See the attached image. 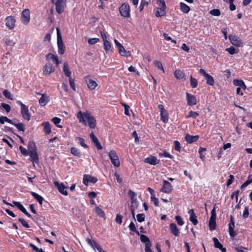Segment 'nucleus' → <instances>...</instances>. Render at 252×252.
<instances>
[{
  "label": "nucleus",
  "instance_id": "nucleus-7",
  "mask_svg": "<svg viewBox=\"0 0 252 252\" xmlns=\"http://www.w3.org/2000/svg\"><path fill=\"white\" fill-rule=\"evenodd\" d=\"M86 241L94 251H97L99 252L103 251L101 246L95 240L87 237L86 238Z\"/></svg>",
  "mask_w": 252,
  "mask_h": 252
},
{
  "label": "nucleus",
  "instance_id": "nucleus-1",
  "mask_svg": "<svg viewBox=\"0 0 252 252\" xmlns=\"http://www.w3.org/2000/svg\"><path fill=\"white\" fill-rule=\"evenodd\" d=\"M76 117L80 123L84 126L88 125L92 129L95 127L96 122L95 118L88 111L83 112L79 111L76 114Z\"/></svg>",
  "mask_w": 252,
  "mask_h": 252
},
{
  "label": "nucleus",
  "instance_id": "nucleus-17",
  "mask_svg": "<svg viewBox=\"0 0 252 252\" xmlns=\"http://www.w3.org/2000/svg\"><path fill=\"white\" fill-rule=\"evenodd\" d=\"M229 39L231 44H232L234 46L240 47L242 45V42H241V41L239 39V38L238 37H237L235 35H229Z\"/></svg>",
  "mask_w": 252,
  "mask_h": 252
},
{
  "label": "nucleus",
  "instance_id": "nucleus-35",
  "mask_svg": "<svg viewBox=\"0 0 252 252\" xmlns=\"http://www.w3.org/2000/svg\"><path fill=\"white\" fill-rule=\"evenodd\" d=\"M213 239L216 248L220 249L222 252L226 251L225 249L223 248L222 245L219 242L217 238L214 237Z\"/></svg>",
  "mask_w": 252,
  "mask_h": 252
},
{
  "label": "nucleus",
  "instance_id": "nucleus-16",
  "mask_svg": "<svg viewBox=\"0 0 252 252\" xmlns=\"http://www.w3.org/2000/svg\"><path fill=\"white\" fill-rule=\"evenodd\" d=\"M5 21V25L9 30H11L14 28L16 20L14 17L8 16L6 18Z\"/></svg>",
  "mask_w": 252,
  "mask_h": 252
},
{
  "label": "nucleus",
  "instance_id": "nucleus-2",
  "mask_svg": "<svg viewBox=\"0 0 252 252\" xmlns=\"http://www.w3.org/2000/svg\"><path fill=\"white\" fill-rule=\"evenodd\" d=\"M28 150L29 151L28 155L30 156V159L32 162L34 166V163H37L39 162V157L34 142H30L29 143Z\"/></svg>",
  "mask_w": 252,
  "mask_h": 252
},
{
  "label": "nucleus",
  "instance_id": "nucleus-3",
  "mask_svg": "<svg viewBox=\"0 0 252 252\" xmlns=\"http://www.w3.org/2000/svg\"><path fill=\"white\" fill-rule=\"evenodd\" d=\"M108 156L109 157L112 163V164L115 167H118L120 165V161L119 160V158L116 153V152L114 150H111L108 153Z\"/></svg>",
  "mask_w": 252,
  "mask_h": 252
},
{
  "label": "nucleus",
  "instance_id": "nucleus-10",
  "mask_svg": "<svg viewBox=\"0 0 252 252\" xmlns=\"http://www.w3.org/2000/svg\"><path fill=\"white\" fill-rule=\"evenodd\" d=\"M54 184L55 187L57 189L58 191L63 195L65 196L68 195V192L66 190L67 188L63 183H60L58 181H54Z\"/></svg>",
  "mask_w": 252,
  "mask_h": 252
},
{
  "label": "nucleus",
  "instance_id": "nucleus-44",
  "mask_svg": "<svg viewBox=\"0 0 252 252\" xmlns=\"http://www.w3.org/2000/svg\"><path fill=\"white\" fill-rule=\"evenodd\" d=\"M71 153L74 156L80 157L81 155L80 152L79 150L75 147H72L70 149Z\"/></svg>",
  "mask_w": 252,
  "mask_h": 252
},
{
  "label": "nucleus",
  "instance_id": "nucleus-29",
  "mask_svg": "<svg viewBox=\"0 0 252 252\" xmlns=\"http://www.w3.org/2000/svg\"><path fill=\"white\" fill-rule=\"evenodd\" d=\"M94 211L98 216L102 218L104 220H106L105 214L100 208L96 206Z\"/></svg>",
  "mask_w": 252,
  "mask_h": 252
},
{
  "label": "nucleus",
  "instance_id": "nucleus-5",
  "mask_svg": "<svg viewBox=\"0 0 252 252\" xmlns=\"http://www.w3.org/2000/svg\"><path fill=\"white\" fill-rule=\"evenodd\" d=\"M114 42L118 49L119 54L121 56L129 57L130 56V52L126 51L122 44L120 43L117 39H115L114 40Z\"/></svg>",
  "mask_w": 252,
  "mask_h": 252
},
{
  "label": "nucleus",
  "instance_id": "nucleus-34",
  "mask_svg": "<svg viewBox=\"0 0 252 252\" xmlns=\"http://www.w3.org/2000/svg\"><path fill=\"white\" fill-rule=\"evenodd\" d=\"M175 77L179 80L183 79L185 77L184 72L180 69L176 70L174 72Z\"/></svg>",
  "mask_w": 252,
  "mask_h": 252
},
{
  "label": "nucleus",
  "instance_id": "nucleus-58",
  "mask_svg": "<svg viewBox=\"0 0 252 252\" xmlns=\"http://www.w3.org/2000/svg\"><path fill=\"white\" fill-rule=\"evenodd\" d=\"M174 143L175 150L180 152L181 148L180 142L178 141H175Z\"/></svg>",
  "mask_w": 252,
  "mask_h": 252
},
{
  "label": "nucleus",
  "instance_id": "nucleus-56",
  "mask_svg": "<svg viewBox=\"0 0 252 252\" xmlns=\"http://www.w3.org/2000/svg\"><path fill=\"white\" fill-rule=\"evenodd\" d=\"M175 220H176L177 223L179 225L182 226L184 224V221L180 216H176L175 217Z\"/></svg>",
  "mask_w": 252,
  "mask_h": 252
},
{
  "label": "nucleus",
  "instance_id": "nucleus-21",
  "mask_svg": "<svg viewBox=\"0 0 252 252\" xmlns=\"http://www.w3.org/2000/svg\"><path fill=\"white\" fill-rule=\"evenodd\" d=\"M144 161L145 162L149 163L151 165H156L159 163V160H158L156 157L150 156L145 158Z\"/></svg>",
  "mask_w": 252,
  "mask_h": 252
},
{
  "label": "nucleus",
  "instance_id": "nucleus-46",
  "mask_svg": "<svg viewBox=\"0 0 252 252\" xmlns=\"http://www.w3.org/2000/svg\"><path fill=\"white\" fill-rule=\"evenodd\" d=\"M52 121L53 123L58 127L62 128V126L61 125H58V124L61 122V119L58 117H54L52 119Z\"/></svg>",
  "mask_w": 252,
  "mask_h": 252
},
{
  "label": "nucleus",
  "instance_id": "nucleus-14",
  "mask_svg": "<svg viewBox=\"0 0 252 252\" xmlns=\"http://www.w3.org/2000/svg\"><path fill=\"white\" fill-rule=\"evenodd\" d=\"M162 182L163 186L160 189V191L168 194L171 193L173 190V187L171 184L165 180H163Z\"/></svg>",
  "mask_w": 252,
  "mask_h": 252
},
{
  "label": "nucleus",
  "instance_id": "nucleus-61",
  "mask_svg": "<svg viewBox=\"0 0 252 252\" xmlns=\"http://www.w3.org/2000/svg\"><path fill=\"white\" fill-rule=\"evenodd\" d=\"M19 149L20 152L24 156H27L28 155L29 151L28 152V150L25 148L23 147L22 146H20L19 147Z\"/></svg>",
  "mask_w": 252,
  "mask_h": 252
},
{
  "label": "nucleus",
  "instance_id": "nucleus-60",
  "mask_svg": "<svg viewBox=\"0 0 252 252\" xmlns=\"http://www.w3.org/2000/svg\"><path fill=\"white\" fill-rule=\"evenodd\" d=\"M189 220L194 225H196L198 223V220L196 219V216L195 215L193 216L189 217Z\"/></svg>",
  "mask_w": 252,
  "mask_h": 252
},
{
  "label": "nucleus",
  "instance_id": "nucleus-6",
  "mask_svg": "<svg viewBox=\"0 0 252 252\" xmlns=\"http://www.w3.org/2000/svg\"><path fill=\"white\" fill-rule=\"evenodd\" d=\"M84 78L85 80V83L87 85L88 88L90 90H94L98 86V84L97 83V82L94 80H93L90 76L87 75L84 77Z\"/></svg>",
  "mask_w": 252,
  "mask_h": 252
},
{
  "label": "nucleus",
  "instance_id": "nucleus-50",
  "mask_svg": "<svg viewBox=\"0 0 252 252\" xmlns=\"http://www.w3.org/2000/svg\"><path fill=\"white\" fill-rule=\"evenodd\" d=\"M99 41V39L98 38H89L88 40V42L90 45H94L98 42Z\"/></svg>",
  "mask_w": 252,
  "mask_h": 252
},
{
  "label": "nucleus",
  "instance_id": "nucleus-55",
  "mask_svg": "<svg viewBox=\"0 0 252 252\" xmlns=\"http://www.w3.org/2000/svg\"><path fill=\"white\" fill-rule=\"evenodd\" d=\"M42 49V45L40 43H35L33 46V50L35 51H38Z\"/></svg>",
  "mask_w": 252,
  "mask_h": 252
},
{
  "label": "nucleus",
  "instance_id": "nucleus-39",
  "mask_svg": "<svg viewBox=\"0 0 252 252\" xmlns=\"http://www.w3.org/2000/svg\"><path fill=\"white\" fill-rule=\"evenodd\" d=\"M31 194L33 197L37 200L40 204L41 205L42 204L43 198L41 196L34 192H31Z\"/></svg>",
  "mask_w": 252,
  "mask_h": 252
},
{
  "label": "nucleus",
  "instance_id": "nucleus-52",
  "mask_svg": "<svg viewBox=\"0 0 252 252\" xmlns=\"http://www.w3.org/2000/svg\"><path fill=\"white\" fill-rule=\"evenodd\" d=\"M158 7L166 8L165 2L163 0H158L157 1Z\"/></svg>",
  "mask_w": 252,
  "mask_h": 252
},
{
  "label": "nucleus",
  "instance_id": "nucleus-47",
  "mask_svg": "<svg viewBox=\"0 0 252 252\" xmlns=\"http://www.w3.org/2000/svg\"><path fill=\"white\" fill-rule=\"evenodd\" d=\"M210 14L212 16H219L220 15V12L218 9H214L210 11Z\"/></svg>",
  "mask_w": 252,
  "mask_h": 252
},
{
  "label": "nucleus",
  "instance_id": "nucleus-53",
  "mask_svg": "<svg viewBox=\"0 0 252 252\" xmlns=\"http://www.w3.org/2000/svg\"><path fill=\"white\" fill-rule=\"evenodd\" d=\"M138 222H142L145 220V215L143 214H138L136 216Z\"/></svg>",
  "mask_w": 252,
  "mask_h": 252
},
{
  "label": "nucleus",
  "instance_id": "nucleus-15",
  "mask_svg": "<svg viewBox=\"0 0 252 252\" xmlns=\"http://www.w3.org/2000/svg\"><path fill=\"white\" fill-rule=\"evenodd\" d=\"M199 72L201 73L205 78L207 84L210 86H213L214 84V80L212 76L210 74L206 73L203 69H200Z\"/></svg>",
  "mask_w": 252,
  "mask_h": 252
},
{
  "label": "nucleus",
  "instance_id": "nucleus-20",
  "mask_svg": "<svg viewBox=\"0 0 252 252\" xmlns=\"http://www.w3.org/2000/svg\"><path fill=\"white\" fill-rule=\"evenodd\" d=\"M21 113L23 118L29 121L31 119V115L29 113V109L28 106H25V107L21 108Z\"/></svg>",
  "mask_w": 252,
  "mask_h": 252
},
{
  "label": "nucleus",
  "instance_id": "nucleus-37",
  "mask_svg": "<svg viewBox=\"0 0 252 252\" xmlns=\"http://www.w3.org/2000/svg\"><path fill=\"white\" fill-rule=\"evenodd\" d=\"M103 46L106 53H108L112 48V45L108 40L103 42Z\"/></svg>",
  "mask_w": 252,
  "mask_h": 252
},
{
  "label": "nucleus",
  "instance_id": "nucleus-18",
  "mask_svg": "<svg viewBox=\"0 0 252 252\" xmlns=\"http://www.w3.org/2000/svg\"><path fill=\"white\" fill-rule=\"evenodd\" d=\"M187 101L188 105L192 106L196 104V98L195 96L187 93H186Z\"/></svg>",
  "mask_w": 252,
  "mask_h": 252
},
{
  "label": "nucleus",
  "instance_id": "nucleus-31",
  "mask_svg": "<svg viewBox=\"0 0 252 252\" xmlns=\"http://www.w3.org/2000/svg\"><path fill=\"white\" fill-rule=\"evenodd\" d=\"M180 10L184 13H188L190 9V7L183 2H181L179 3Z\"/></svg>",
  "mask_w": 252,
  "mask_h": 252
},
{
  "label": "nucleus",
  "instance_id": "nucleus-45",
  "mask_svg": "<svg viewBox=\"0 0 252 252\" xmlns=\"http://www.w3.org/2000/svg\"><path fill=\"white\" fill-rule=\"evenodd\" d=\"M140 240L142 242L144 243L145 245L151 244L149 239L146 236L142 234L140 236Z\"/></svg>",
  "mask_w": 252,
  "mask_h": 252
},
{
  "label": "nucleus",
  "instance_id": "nucleus-27",
  "mask_svg": "<svg viewBox=\"0 0 252 252\" xmlns=\"http://www.w3.org/2000/svg\"><path fill=\"white\" fill-rule=\"evenodd\" d=\"M90 138L93 143L97 147V149L100 150L102 148L101 145L99 143L98 139L95 136L93 133H92L90 135Z\"/></svg>",
  "mask_w": 252,
  "mask_h": 252
},
{
  "label": "nucleus",
  "instance_id": "nucleus-22",
  "mask_svg": "<svg viewBox=\"0 0 252 252\" xmlns=\"http://www.w3.org/2000/svg\"><path fill=\"white\" fill-rule=\"evenodd\" d=\"M13 203L14 206L17 207L21 212L24 213L27 217H31V215L27 211L26 209L20 202L17 201H13Z\"/></svg>",
  "mask_w": 252,
  "mask_h": 252
},
{
  "label": "nucleus",
  "instance_id": "nucleus-57",
  "mask_svg": "<svg viewBox=\"0 0 252 252\" xmlns=\"http://www.w3.org/2000/svg\"><path fill=\"white\" fill-rule=\"evenodd\" d=\"M76 140L79 141L80 144L83 147L87 148L88 146L84 143V139L82 138L77 137L75 138Z\"/></svg>",
  "mask_w": 252,
  "mask_h": 252
},
{
  "label": "nucleus",
  "instance_id": "nucleus-43",
  "mask_svg": "<svg viewBox=\"0 0 252 252\" xmlns=\"http://www.w3.org/2000/svg\"><path fill=\"white\" fill-rule=\"evenodd\" d=\"M154 65L157 67L159 69L161 70L163 73H164V69L161 63L158 61H155L154 62Z\"/></svg>",
  "mask_w": 252,
  "mask_h": 252
},
{
  "label": "nucleus",
  "instance_id": "nucleus-59",
  "mask_svg": "<svg viewBox=\"0 0 252 252\" xmlns=\"http://www.w3.org/2000/svg\"><path fill=\"white\" fill-rule=\"evenodd\" d=\"M163 36L164 37V39L168 41H171L172 42H173L174 44L176 43V41L175 40H173L172 38L168 35V34L164 33L163 34Z\"/></svg>",
  "mask_w": 252,
  "mask_h": 252
},
{
  "label": "nucleus",
  "instance_id": "nucleus-49",
  "mask_svg": "<svg viewBox=\"0 0 252 252\" xmlns=\"http://www.w3.org/2000/svg\"><path fill=\"white\" fill-rule=\"evenodd\" d=\"M159 156L160 157H164L166 158H168L171 159H172L173 158V156L172 155L165 151L163 152L162 153H159Z\"/></svg>",
  "mask_w": 252,
  "mask_h": 252
},
{
  "label": "nucleus",
  "instance_id": "nucleus-38",
  "mask_svg": "<svg viewBox=\"0 0 252 252\" xmlns=\"http://www.w3.org/2000/svg\"><path fill=\"white\" fill-rule=\"evenodd\" d=\"M63 71L66 76L69 78L70 77L71 71L69 68L68 64L66 63H63Z\"/></svg>",
  "mask_w": 252,
  "mask_h": 252
},
{
  "label": "nucleus",
  "instance_id": "nucleus-62",
  "mask_svg": "<svg viewBox=\"0 0 252 252\" xmlns=\"http://www.w3.org/2000/svg\"><path fill=\"white\" fill-rule=\"evenodd\" d=\"M1 107L4 109L5 110L6 112L8 113L9 112H10V111L11 110V107L9 105L7 104H5L4 103H1Z\"/></svg>",
  "mask_w": 252,
  "mask_h": 252
},
{
  "label": "nucleus",
  "instance_id": "nucleus-25",
  "mask_svg": "<svg viewBox=\"0 0 252 252\" xmlns=\"http://www.w3.org/2000/svg\"><path fill=\"white\" fill-rule=\"evenodd\" d=\"M46 57L47 60H52L55 63L57 66L59 65V64H60V62L58 59V57L55 55L51 53H49L46 55Z\"/></svg>",
  "mask_w": 252,
  "mask_h": 252
},
{
  "label": "nucleus",
  "instance_id": "nucleus-4",
  "mask_svg": "<svg viewBox=\"0 0 252 252\" xmlns=\"http://www.w3.org/2000/svg\"><path fill=\"white\" fill-rule=\"evenodd\" d=\"M119 11L122 16L125 18L130 17V6L127 3H124L119 8Z\"/></svg>",
  "mask_w": 252,
  "mask_h": 252
},
{
  "label": "nucleus",
  "instance_id": "nucleus-19",
  "mask_svg": "<svg viewBox=\"0 0 252 252\" xmlns=\"http://www.w3.org/2000/svg\"><path fill=\"white\" fill-rule=\"evenodd\" d=\"M97 181V179L89 175H84L83 179V183L86 185L88 186L89 182L95 183Z\"/></svg>",
  "mask_w": 252,
  "mask_h": 252
},
{
  "label": "nucleus",
  "instance_id": "nucleus-36",
  "mask_svg": "<svg viewBox=\"0 0 252 252\" xmlns=\"http://www.w3.org/2000/svg\"><path fill=\"white\" fill-rule=\"evenodd\" d=\"M165 9L163 8L157 7L156 12V16L160 17L165 15Z\"/></svg>",
  "mask_w": 252,
  "mask_h": 252
},
{
  "label": "nucleus",
  "instance_id": "nucleus-30",
  "mask_svg": "<svg viewBox=\"0 0 252 252\" xmlns=\"http://www.w3.org/2000/svg\"><path fill=\"white\" fill-rule=\"evenodd\" d=\"M233 83L235 86L241 87L243 90L246 89V86L244 82L241 80L234 79Z\"/></svg>",
  "mask_w": 252,
  "mask_h": 252
},
{
  "label": "nucleus",
  "instance_id": "nucleus-40",
  "mask_svg": "<svg viewBox=\"0 0 252 252\" xmlns=\"http://www.w3.org/2000/svg\"><path fill=\"white\" fill-rule=\"evenodd\" d=\"M190 84L192 88H195L198 85V82L195 78L192 77V76H190Z\"/></svg>",
  "mask_w": 252,
  "mask_h": 252
},
{
  "label": "nucleus",
  "instance_id": "nucleus-41",
  "mask_svg": "<svg viewBox=\"0 0 252 252\" xmlns=\"http://www.w3.org/2000/svg\"><path fill=\"white\" fill-rule=\"evenodd\" d=\"M5 122H7L10 124H13V123L12 122V121L7 118L6 117H5V116H1L0 117V123L1 124H4Z\"/></svg>",
  "mask_w": 252,
  "mask_h": 252
},
{
  "label": "nucleus",
  "instance_id": "nucleus-64",
  "mask_svg": "<svg viewBox=\"0 0 252 252\" xmlns=\"http://www.w3.org/2000/svg\"><path fill=\"white\" fill-rule=\"evenodd\" d=\"M5 43L6 45L10 46H13L15 45V42L10 39H6L5 41Z\"/></svg>",
  "mask_w": 252,
  "mask_h": 252
},
{
  "label": "nucleus",
  "instance_id": "nucleus-48",
  "mask_svg": "<svg viewBox=\"0 0 252 252\" xmlns=\"http://www.w3.org/2000/svg\"><path fill=\"white\" fill-rule=\"evenodd\" d=\"M198 115H199V114H198V113L197 112H194V111H190L189 112V114L186 116V118H190V117H192V118H195L197 116H198Z\"/></svg>",
  "mask_w": 252,
  "mask_h": 252
},
{
  "label": "nucleus",
  "instance_id": "nucleus-8",
  "mask_svg": "<svg viewBox=\"0 0 252 252\" xmlns=\"http://www.w3.org/2000/svg\"><path fill=\"white\" fill-rule=\"evenodd\" d=\"M56 5V9L59 14L62 13L65 7V0H51Z\"/></svg>",
  "mask_w": 252,
  "mask_h": 252
},
{
  "label": "nucleus",
  "instance_id": "nucleus-42",
  "mask_svg": "<svg viewBox=\"0 0 252 252\" xmlns=\"http://www.w3.org/2000/svg\"><path fill=\"white\" fill-rule=\"evenodd\" d=\"M3 94L7 99L13 100V95L11 93L7 90H4L3 92Z\"/></svg>",
  "mask_w": 252,
  "mask_h": 252
},
{
  "label": "nucleus",
  "instance_id": "nucleus-51",
  "mask_svg": "<svg viewBox=\"0 0 252 252\" xmlns=\"http://www.w3.org/2000/svg\"><path fill=\"white\" fill-rule=\"evenodd\" d=\"M15 126V127L19 130L24 131V126L22 123H18V124H15L13 123V124Z\"/></svg>",
  "mask_w": 252,
  "mask_h": 252
},
{
  "label": "nucleus",
  "instance_id": "nucleus-63",
  "mask_svg": "<svg viewBox=\"0 0 252 252\" xmlns=\"http://www.w3.org/2000/svg\"><path fill=\"white\" fill-rule=\"evenodd\" d=\"M69 85H70L71 89L74 91H76L74 80L70 77L69 79Z\"/></svg>",
  "mask_w": 252,
  "mask_h": 252
},
{
  "label": "nucleus",
  "instance_id": "nucleus-32",
  "mask_svg": "<svg viewBox=\"0 0 252 252\" xmlns=\"http://www.w3.org/2000/svg\"><path fill=\"white\" fill-rule=\"evenodd\" d=\"M58 52L60 54L63 55L64 52V46L63 40H57Z\"/></svg>",
  "mask_w": 252,
  "mask_h": 252
},
{
  "label": "nucleus",
  "instance_id": "nucleus-28",
  "mask_svg": "<svg viewBox=\"0 0 252 252\" xmlns=\"http://www.w3.org/2000/svg\"><path fill=\"white\" fill-rule=\"evenodd\" d=\"M186 140L189 143H192L193 142L197 141L199 139L198 135H187L186 136Z\"/></svg>",
  "mask_w": 252,
  "mask_h": 252
},
{
  "label": "nucleus",
  "instance_id": "nucleus-11",
  "mask_svg": "<svg viewBox=\"0 0 252 252\" xmlns=\"http://www.w3.org/2000/svg\"><path fill=\"white\" fill-rule=\"evenodd\" d=\"M55 67L49 62H48L43 67V74L49 75L55 71Z\"/></svg>",
  "mask_w": 252,
  "mask_h": 252
},
{
  "label": "nucleus",
  "instance_id": "nucleus-26",
  "mask_svg": "<svg viewBox=\"0 0 252 252\" xmlns=\"http://www.w3.org/2000/svg\"><path fill=\"white\" fill-rule=\"evenodd\" d=\"M128 195L131 199V204L132 205H135V207H137V200L136 198V193L133 191L129 190L128 191Z\"/></svg>",
  "mask_w": 252,
  "mask_h": 252
},
{
  "label": "nucleus",
  "instance_id": "nucleus-33",
  "mask_svg": "<svg viewBox=\"0 0 252 252\" xmlns=\"http://www.w3.org/2000/svg\"><path fill=\"white\" fill-rule=\"evenodd\" d=\"M41 125L44 126V132L46 134H49L51 132V128L49 122H44Z\"/></svg>",
  "mask_w": 252,
  "mask_h": 252
},
{
  "label": "nucleus",
  "instance_id": "nucleus-9",
  "mask_svg": "<svg viewBox=\"0 0 252 252\" xmlns=\"http://www.w3.org/2000/svg\"><path fill=\"white\" fill-rule=\"evenodd\" d=\"M211 217L209 221V226L210 230L212 231L216 228V213L215 208H214L211 211Z\"/></svg>",
  "mask_w": 252,
  "mask_h": 252
},
{
  "label": "nucleus",
  "instance_id": "nucleus-23",
  "mask_svg": "<svg viewBox=\"0 0 252 252\" xmlns=\"http://www.w3.org/2000/svg\"><path fill=\"white\" fill-rule=\"evenodd\" d=\"M169 228L171 233L175 236H178L180 233V230L178 228L176 224L171 223L169 225Z\"/></svg>",
  "mask_w": 252,
  "mask_h": 252
},
{
  "label": "nucleus",
  "instance_id": "nucleus-13",
  "mask_svg": "<svg viewBox=\"0 0 252 252\" xmlns=\"http://www.w3.org/2000/svg\"><path fill=\"white\" fill-rule=\"evenodd\" d=\"M158 108L160 110V115L161 120L164 123L168 121V115L167 111L164 109L163 105L159 104L158 105Z\"/></svg>",
  "mask_w": 252,
  "mask_h": 252
},
{
  "label": "nucleus",
  "instance_id": "nucleus-12",
  "mask_svg": "<svg viewBox=\"0 0 252 252\" xmlns=\"http://www.w3.org/2000/svg\"><path fill=\"white\" fill-rule=\"evenodd\" d=\"M21 20L24 25H27L30 21V12L28 9H24L21 13Z\"/></svg>",
  "mask_w": 252,
  "mask_h": 252
},
{
  "label": "nucleus",
  "instance_id": "nucleus-54",
  "mask_svg": "<svg viewBox=\"0 0 252 252\" xmlns=\"http://www.w3.org/2000/svg\"><path fill=\"white\" fill-rule=\"evenodd\" d=\"M234 227H235L234 221L233 220V219L232 217L231 216V218H230V222H229V223L228 224L229 230H234Z\"/></svg>",
  "mask_w": 252,
  "mask_h": 252
},
{
  "label": "nucleus",
  "instance_id": "nucleus-24",
  "mask_svg": "<svg viewBox=\"0 0 252 252\" xmlns=\"http://www.w3.org/2000/svg\"><path fill=\"white\" fill-rule=\"evenodd\" d=\"M49 101V97L44 94H41V98L39 99V103L42 106H45Z\"/></svg>",
  "mask_w": 252,
  "mask_h": 252
}]
</instances>
